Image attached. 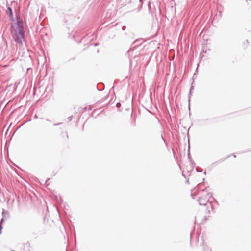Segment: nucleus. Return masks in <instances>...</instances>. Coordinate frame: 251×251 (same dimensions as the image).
Instances as JSON below:
<instances>
[{
	"label": "nucleus",
	"instance_id": "f257e3e1",
	"mask_svg": "<svg viewBox=\"0 0 251 251\" xmlns=\"http://www.w3.org/2000/svg\"><path fill=\"white\" fill-rule=\"evenodd\" d=\"M12 34L15 41L18 43H22L24 39V31L23 24L18 22L15 24L12 27Z\"/></svg>",
	"mask_w": 251,
	"mask_h": 251
},
{
	"label": "nucleus",
	"instance_id": "f03ea898",
	"mask_svg": "<svg viewBox=\"0 0 251 251\" xmlns=\"http://www.w3.org/2000/svg\"><path fill=\"white\" fill-rule=\"evenodd\" d=\"M19 7L18 5V3L16 2H12L11 4V7H9L7 8V10L6 13L10 17L11 19H12L13 15H12V10H13L17 12L19 10Z\"/></svg>",
	"mask_w": 251,
	"mask_h": 251
},
{
	"label": "nucleus",
	"instance_id": "7ed1b4c3",
	"mask_svg": "<svg viewBox=\"0 0 251 251\" xmlns=\"http://www.w3.org/2000/svg\"><path fill=\"white\" fill-rule=\"evenodd\" d=\"M207 200L203 199L202 198H201L199 200V202L200 205H206L207 202Z\"/></svg>",
	"mask_w": 251,
	"mask_h": 251
},
{
	"label": "nucleus",
	"instance_id": "20e7f679",
	"mask_svg": "<svg viewBox=\"0 0 251 251\" xmlns=\"http://www.w3.org/2000/svg\"><path fill=\"white\" fill-rule=\"evenodd\" d=\"M2 228V226L0 225V234H1Z\"/></svg>",
	"mask_w": 251,
	"mask_h": 251
},
{
	"label": "nucleus",
	"instance_id": "39448f33",
	"mask_svg": "<svg viewBox=\"0 0 251 251\" xmlns=\"http://www.w3.org/2000/svg\"><path fill=\"white\" fill-rule=\"evenodd\" d=\"M233 157H234V158H236V155H233Z\"/></svg>",
	"mask_w": 251,
	"mask_h": 251
},
{
	"label": "nucleus",
	"instance_id": "423d86ee",
	"mask_svg": "<svg viewBox=\"0 0 251 251\" xmlns=\"http://www.w3.org/2000/svg\"><path fill=\"white\" fill-rule=\"evenodd\" d=\"M208 213L209 214L210 213V210H208Z\"/></svg>",
	"mask_w": 251,
	"mask_h": 251
}]
</instances>
